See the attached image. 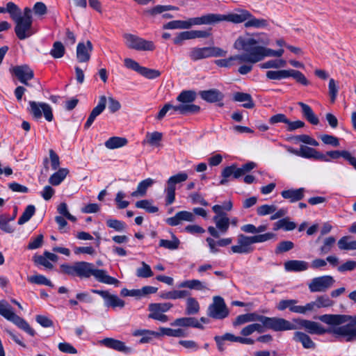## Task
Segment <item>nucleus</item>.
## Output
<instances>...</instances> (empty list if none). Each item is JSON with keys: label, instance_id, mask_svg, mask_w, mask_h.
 Here are the masks:
<instances>
[{"label": "nucleus", "instance_id": "1", "mask_svg": "<svg viewBox=\"0 0 356 356\" xmlns=\"http://www.w3.org/2000/svg\"><path fill=\"white\" fill-rule=\"evenodd\" d=\"M59 272L70 276H78L81 278H89L93 276L95 279L101 283L106 284L118 285L119 280L108 275L106 270L97 269L92 263L86 261H77L72 264H63L60 266Z\"/></svg>", "mask_w": 356, "mask_h": 356}, {"label": "nucleus", "instance_id": "2", "mask_svg": "<svg viewBox=\"0 0 356 356\" xmlns=\"http://www.w3.org/2000/svg\"><path fill=\"white\" fill-rule=\"evenodd\" d=\"M318 318L328 325H338L332 330L337 339L346 342L356 341V315L323 314Z\"/></svg>", "mask_w": 356, "mask_h": 356}, {"label": "nucleus", "instance_id": "3", "mask_svg": "<svg viewBox=\"0 0 356 356\" xmlns=\"http://www.w3.org/2000/svg\"><path fill=\"white\" fill-rule=\"evenodd\" d=\"M275 236V234L272 232L251 236L240 234L237 236L236 244L232 245L230 248L231 252L241 254H250L254 250L252 246L254 243H264L273 238Z\"/></svg>", "mask_w": 356, "mask_h": 356}, {"label": "nucleus", "instance_id": "4", "mask_svg": "<svg viewBox=\"0 0 356 356\" xmlns=\"http://www.w3.org/2000/svg\"><path fill=\"white\" fill-rule=\"evenodd\" d=\"M15 23V35L21 40L30 38L35 33L33 26L32 10L29 7L24 8L23 16Z\"/></svg>", "mask_w": 356, "mask_h": 356}, {"label": "nucleus", "instance_id": "5", "mask_svg": "<svg viewBox=\"0 0 356 356\" xmlns=\"http://www.w3.org/2000/svg\"><path fill=\"white\" fill-rule=\"evenodd\" d=\"M196 97L197 95L193 90H183L181 92L177 97V101L179 104L175 105L177 113L186 115L199 113L200 107L193 104Z\"/></svg>", "mask_w": 356, "mask_h": 356}, {"label": "nucleus", "instance_id": "6", "mask_svg": "<svg viewBox=\"0 0 356 356\" xmlns=\"http://www.w3.org/2000/svg\"><path fill=\"white\" fill-rule=\"evenodd\" d=\"M208 25H216L222 22H230L234 24L245 22L251 17V13L245 9H238L236 13L222 15L218 13H207Z\"/></svg>", "mask_w": 356, "mask_h": 356}, {"label": "nucleus", "instance_id": "7", "mask_svg": "<svg viewBox=\"0 0 356 356\" xmlns=\"http://www.w3.org/2000/svg\"><path fill=\"white\" fill-rule=\"evenodd\" d=\"M247 47L248 56L245 57V60H248L249 63H256L265 57H281L284 54L283 49L273 50L271 49H266L263 46H243Z\"/></svg>", "mask_w": 356, "mask_h": 356}, {"label": "nucleus", "instance_id": "8", "mask_svg": "<svg viewBox=\"0 0 356 356\" xmlns=\"http://www.w3.org/2000/svg\"><path fill=\"white\" fill-rule=\"evenodd\" d=\"M0 315L15 323L31 336H34L35 331L31 327L29 324L25 320L15 314L12 307L6 300H0Z\"/></svg>", "mask_w": 356, "mask_h": 356}, {"label": "nucleus", "instance_id": "9", "mask_svg": "<svg viewBox=\"0 0 356 356\" xmlns=\"http://www.w3.org/2000/svg\"><path fill=\"white\" fill-rule=\"evenodd\" d=\"M229 51L220 46H204L193 48L189 56L193 60H197L209 57H226Z\"/></svg>", "mask_w": 356, "mask_h": 356}, {"label": "nucleus", "instance_id": "10", "mask_svg": "<svg viewBox=\"0 0 356 356\" xmlns=\"http://www.w3.org/2000/svg\"><path fill=\"white\" fill-rule=\"evenodd\" d=\"M264 326V332L267 330H273L274 331H285L297 330L298 327L290 321L277 317H268L261 315V322Z\"/></svg>", "mask_w": 356, "mask_h": 356}, {"label": "nucleus", "instance_id": "11", "mask_svg": "<svg viewBox=\"0 0 356 356\" xmlns=\"http://www.w3.org/2000/svg\"><path fill=\"white\" fill-rule=\"evenodd\" d=\"M208 25L207 15L188 18L186 20H173L163 25L165 29H189L193 26Z\"/></svg>", "mask_w": 356, "mask_h": 356}, {"label": "nucleus", "instance_id": "12", "mask_svg": "<svg viewBox=\"0 0 356 356\" xmlns=\"http://www.w3.org/2000/svg\"><path fill=\"white\" fill-rule=\"evenodd\" d=\"M295 324L298 329L304 328L306 331L312 334H323L325 333L332 334L335 337V334L332 332V330L335 329L338 325H331L332 327L329 329H325L320 323L305 319H294Z\"/></svg>", "mask_w": 356, "mask_h": 356}, {"label": "nucleus", "instance_id": "13", "mask_svg": "<svg viewBox=\"0 0 356 356\" xmlns=\"http://www.w3.org/2000/svg\"><path fill=\"white\" fill-rule=\"evenodd\" d=\"M29 104V112L34 118L40 119L43 115L46 120L52 121L54 118L52 108L48 104L35 101H30Z\"/></svg>", "mask_w": 356, "mask_h": 356}, {"label": "nucleus", "instance_id": "14", "mask_svg": "<svg viewBox=\"0 0 356 356\" xmlns=\"http://www.w3.org/2000/svg\"><path fill=\"white\" fill-rule=\"evenodd\" d=\"M242 47H243V50L244 51V53L240 55L233 54V48H229V46L221 47L222 48L227 49L229 51L227 55L226 56L228 57L227 58L218 59L215 60V64L218 67H229L234 65L235 61H238L239 63H248V60H245V57L248 56L247 47H244L243 46ZM236 47V46H235L234 49H235Z\"/></svg>", "mask_w": 356, "mask_h": 356}, {"label": "nucleus", "instance_id": "15", "mask_svg": "<svg viewBox=\"0 0 356 356\" xmlns=\"http://www.w3.org/2000/svg\"><path fill=\"white\" fill-rule=\"evenodd\" d=\"M335 282L331 275H323L313 278L308 284V288L312 293L325 292Z\"/></svg>", "mask_w": 356, "mask_h": 356}, {"label": "nucleus", "instance_id": "16", "mask_svg": "<svg viewBox=\"0 0 356 356\" xmlns=\"http://www.w3.org/2000/svg\"><path fill=\"white\" fill-rule=\"evenodd\" d=\"M213 221L216 225V227L209 226L208 232L214 238H218L221 234H225L229 227L230 219L227 215L214 216Z\"/></svg>", "mask_w": 356, "mask_h": 356}, {"label": "nucleus", "instance_id": "17", "mask_svg": "<svg viewBox=\"0 0 356 356\" xmlns=\"http://www.w3.org/2000/svg\"><path fill=\"white\" fill-rule=\"evenodd\" d=\"M229 311L222 298L215 296L213 301L208 308V315L216 319H222L227 317Z\"/></svg>", "mask_w": 356, "mask_h": 356}, {"label": "nucleus", "instance_id": "18", "mask_svg": "<svg viewBox=\"0 0 356 356\" xmlns=\"http://www.w3.org/2000/svg\"><path fill=\"white\" fill-rule=\"evenodd\" d=\"M270 40L266 33L250 35L245 33L240 35L234 44H268Z\"/></svg>", "mask_w": 356, "mask_h": 356}, {"label": "nucleus", "instance_id": "19", "mask_svg": "<svg viewBox=\"0 0 356 356\" xmlns=\"http://www.w3.org/2000/svg\"><path fill=\"white\" fill-rule=\"evenodd\" d=\"M11 72L18 79V80L23 84L27 86H31L28 81L34 77V73L28 65H17L10 70Z\"/></svg>", "mask_w": 356, "mask_h": 356}, {"label": "nucleus", "instance_id": "20", "mask_svg": "<svg viewBox=\"0 0 356 356\" xmlns=\"http://www.w3.org/2000/svg\"><path fill=\"white\" fill-rule=\"evenodd\" d=\"M334 305V302L327 295L318 296L314 301L308 302L305 305V314L309 312H316L321 308L330 307Z\"/></svg>", "mask_w": 356, "mask_h": 356}, {"label": "nucleus", "instance_id": "21", "mask_svg": "<svg viewBox=\"0 0 356 356\" xmlns=\"http://www.w3.org/2000/svg\"><path fill=\"white\" fill-rule=\"evenodd\" d=\"M92 292L99 295L104 300L106 307H118L122 308L124 306V300L120 299L118 296L110 293L108 291L92 289Z\"/></svg>", "mask_w": 356, "mask_h": 356}, {"label": "nucleus", "instance_id": "22", "mask_svg": "<svg viewBox=\"0 0 356 356\" xmlns=\"http://www.w3.org/2000/svg\"><path fill=\"white\" fill-rule=\"evenodd\" d=\"M299 156L308 159L322 161L325 162H330V159H328L324 154L317 151L316 149L305 146L301 145L300 147V155Z\"/></svg>", "mask_w": 356, "mask_h": 356}, {"label": "nucleus", "instance_id": "23", "mask_svg": "<svg viewBox=\"0 0 356 356\" xmlns=\"http://www.w3.org/2000/svg\"><path fill=\"white\" fill-rule=\"evenodd\" d=\"M195 220V216L190 211H181L177 212L174 216L166 219V222L170 226H177L183 221L193 222Z\"/></svg>", "mask_w": 356, "mask_h": 356}, {"label": "nucleus", "instance_id": "24", "mask_svg": "<svg viewBox=\"0 0 356 356\" xmlns=\"http://www.w3.org/2000/svg\"><path fill=\"white\" fill-rule=\"evenodd\" d=\"M106 102L107 99L106 96L102 95L99 97L97 105L92 109L85 123V129H88L92 125L95 118L104 111L106 106Z\"/></svg>", "mask_w": 356, "mask_h": 356}, {"label": "nucleus", "instance_id": "25", "mask_svg": "<svg viewBox=\"0 0 356 356\" xmlns=\"http://www.w3.org/2000/svg\"><path fill=\"white\" fill-rule=\"evenodd\" d=\"M298 302L296 300H282L277 305V309L280 311H283L286 308L294 313L305 314V305H296Z\"/></svg>", "mask_w": 356, "mask_h": 356}, {"label": "nucleus", "instance_id": "26", "mask_svg": "<svg viewBox=\"0 0 356 356\" xmlns=\"http://www.w3.org/2000/svg\"><path fill=\"white\" fill-rule=\"evenodd\" d=\"M101 343L107 348H112L120 352L126 353L131 352V348L126 346L125 343L120 340L113 338H105L101 341Z\"/></svg>", "mask_w": 356, "mask_h": 356}, {"label": "nucleus", "instance_id": "27", "mask_svg": "<svg viewBox=\"0 0 356 356\" xmlns=\"http://www.w3.org/2000/svg\"><path fill=\"white\" fill-rule=\"evenodd\" d=\"M284 269L288 272H301L309 268V264L302 260H289L284 263Z\"/></svg>", "mask_w": 356, "mask_h": 356}, {"label": "nucleus", "instance_id": "28", "mask_svg": "<svg viewBox=\"0 0 356 356\" xmlns=\"http://www.w3.org/2000/svg\"><path fill=\"white\" fill-rule=\"evenodd\" d=\"M328 159H337L340 156H342L346 160H347L350 165H352L354 168L356 170V158L353 156L351 154L346 150L343 151H330L325 154Z\"/></svg>", "mask_w": 356, "mask_h": 356}, {"label": "nucleus", "instance_id": "29", "mask_svg": "<svg viewBox=\"0 0 356 356\" xmlns=\"http://www.w3.org/2000/svg\"><path fill=\"white\" fill-rule=\"evenodd\" d=\"M305 188L288 189L281 192L283 198L289 200L291 202H296L304 197Z\"/></svg>", "mask_w": 356, "mask_h": 356}, {"label": "nucleus", "instance_id": "30", "mask_svg": "<svg viewBox=\"0 0 356 356\" xmlns=\"http://www.w3.org/2000/svg\"><path fill=\"white\" fill-rule=\"evenodd\" d=\"M179 288H187L191 290H196L200 291H206L209 290L207 284L199 280H187L181 282L179 285Z\"/></svg>", "mask_w": 356, "mask_h": 356}, {"label": "nucleus", "instance_id": "31", "mask_svg": "<svg viewBox=\"0 0 356 356\" xmlns=\"http://www.w3.org/2000/svg\"><path fill=\"white\" fill-rule=\"evenodd\" d=\"M261 315L257 313H248L238 316L233 322L234 326H238L251 322H261Z\"/></svg>", "mask_w": 356, "mask_h": 356}, {"label": "nucleus", "instance_id": "32", "mask_svg": "<svg viewBox=\"0 0 356 356\" xmlns=\"http://www.w3.org/2000/svg\"><path fill=\"white\" fill-rule=\"evenodd\" d=\"M200 96L202 99L211 103L221 102L224 97L223 94L216 89L203 90L200 92Z\"/></svg>", "mask_w": 356, "mask_h": 356}, {"label": "nucleus", "instance_id": "33", "mask_svg": "<svg viewBox=\"0 0 356 356\" xmlns=\"http://www.w3.org/2000/svg\"><path fill=\"white\" fill-rule=\"evenodd\" d=\"M155 181L153 179L147 178L139 182L137 188L135 191L132 192L131 195L134 197H144L148 188L151 187Z\"/></svg>", "mask_w": 356, "mask_h": 356}, {"label": "nucleus", "instance_id": "34", "mask_svg": "<svg viewBox=\"0 0 356 356\" xmlns=\"http://www.w3.org/2000/svg\"><path fill=\"white\" fill-rule=\"evenodd\" d=\"M132 334L135 337H142L139 341L140 343H149L152 341L154 337H158L161 336L159 332L145 329L136 330L133 332Z\"/></svg>", "mask_w": 356, "mask_h": 356}, {"label": "nucleus", "instance_id": "35", "mask_svg": "<svg viewBox=\"0 0 356 356\" xmlns=\"http://www.w3.org/2000/svg\"><path fill=\"white\" fill-rule=\"evenodd\" d=\"M171 325L172 326L202 328V325L198 322V321L193 317H183L177 318L173 323H171Z\"/></svg>", "mask_w": 356, "mask_h": 356}, {"label": "nucleus", "instance_id": "36", "mask_svg": "<svg viewBox=\"0 0 356 356\" xmlns=\"http://www.w3.org/2000/svg\"><path fill=\"white\" fill-rule=\"evenodd\" d=\"M69 170L66 168H59L49 178V183L52 186L60 185L69 174Z\"/></svg>", "mask_w": 356, "mask_h": 356}, {"label": "nucleus", "instance_id": "37", "mask_svg": "<svg viewBox=\"0 0 356 356\" xmlns=\"http://www.w3.org/2000/svg\"><path fill=\"white\" fill-rule=\"evenodd\" d=\"M293 339L296 341L302 343V346L307 349H314L315 343L307 334L302 332H296L294 333Z\"/></svg>", "mask_w": 356, "mask_h": 356}, {"label": "nucleus", "instance_id": "38", "mask_svg": "<svg viewBox=\"0 0 356 356\" xmlns=\"http://www.w3.org/2000/svg\"><path fill=\"white\" fill-rule=\"evenodd\" d=\"M92 46H77L76 60L79 63H87L90 58Z\"/></svg>", "mask_w": 356, "mask_h": 356}, {"label": "nucleus", "instance_id": "39", "mask_svg": "<svg viewBox=\"0 0 356 356\" xmlns=\"http://www.w3.org/2000/svg\"><path fill=\"white\" fill-rule=\"evenodd\" d=\"M176 185L169 179L166 181V186L164 188L165 205H171L175 200Z\"/></svg>", "mask_w": 356, "mask_h": 356}, {"label": "nucleus", "instance_id": "40", "mask_svg": "<svg viewBox=\"0 0 356 356\" xmlns=\"http://www.w3.org/2000/svg\"><path fill=\"white\" fill-rule=\"evenodd\" d=\"M298 105L301 107L302 113L307 121H309L311 124H314V125H316L318 124V122H319L318 118L314 114L312 108L309 105H307L303 102H299Z\"/></svg>", "mask_w": 356, "mask_h": 356}, {"label": "nucleus", "instance_id": "41", "mask_svg": "<svg viewBox=\"0 0 356 356\" xmlns=\"http://www.w3.org/2000/svg\"><path fill=\"white\" fill-rule=\"evenodd\" d=\"M238 168L236 165H232L225 168L222 171V179L220 181V185H225L228 182V178L233 176L234 178L238 179L240 176H236L238 173Z\"/></svg>", "mask_w": 356, "mask_h": 356}, {"label": "nucleus", "instance_id": "42", "mask_svg": "<svg viewBox=\"0 0 356 356\" xmlns=\"http://www.w3.org/2000/svg\"><path fill=\"white\" fill-rule=\"evenodd\" d=\"M234 100L239 102H244L243 106L245 108H252L254 104L250 94L244 92H236L234 95Z\"/></svg>", "mask_w": 356, "mask_h": 356}, {"label": "nucleus", "instance_id": "43", "mask_svg": "<svg viewBox=\"0 0 356 356\" xmlns=\"http://www.w3.org/2000/svg\"><path fill=\"white\" fill-rule=\"evenodd\" d=\"M4 13H8L14 22L23 16L21 9L11 1L7 3L6 8H4Z\"/></svg>", "mask_w": 356, "mask_h": 356}, {"label": "nucleus", "instance_id": "44", "mask_svg": "<svg viewBox=\"0 0 356 356\" xmlns=\"http://www.w3.org/2000/svg\"><path fill=\"white\" fill-rule=\"evenodd\" d=\"M127 140L125 138L113 136L108 138L104 143L106 148L113 149L126 145Z\"/></svg>", "mask_w": 356, "mask_h": 356}, {"label": "nucleus", "instance_id": "45", "mask_svg": "<svg viewBox=\"0 0 356 356\" xmlns=\"http://www.w3.org/2000/svg\"><path fill=\"white\" fill-rule=\"evenodd\" d=\"M254 332L258 333L264 332V326L261 323H254L248 325L241 330L240 333L243 337H248L253 334Z\"/></svg>", "mask_w": 356, "mask_h": 356}, {"label": "nucleus", "instance_id": "46", "mask_svg": "<svg viewBox=\"0 0 356 356\" xmlns=\"http://www.w3.org/2000/svg\"><path fill=\"white\" fill-rule=\"evenodd\" d=\"M200 311L198 301L193 297H188L186 302V314L188 315L197 314Z\"/></svg>", "mask_w": 356, "mask_h": 356}, {"label": "nucleus", "instance_id": "47", "mask_svg": "<svg viewBox=\"0 0 356 356\" xmlns=\"http://www.w3.org/2000/svg\"><path fill=\"white\" fill-rule=\"evenodd\" d=\"M190 296L189 291L186 290H173L162 295V298L167 300H177L188 298Z\"/></svg>", "mask_w": 356, "mask_h": 356}, {"label": "nucleus", "instance_id": "48", "mask_svg": "<svg viewBox=\"0 0 356 356\" xmlns=\"http://www.w3.org/2000/svg\"><path fill=\"white\" fill-rule=\"evenodd\" d=\"M296 227V225L294 222L290 221L288 218H282L277 221L274 224L273 229L277 231L282 229L285 231H291Z\"/></svg>", "mask_w": 356, "mask_h": 356}, {"label": "nucleus", "instance_id": "49", "mask_svg": "<svg viewBox=\"0 0 356 356\" xmlns=\"http://www.w3.org/2000/svg\"><path fill=\"white\" fill-rule=\"evenodd\" d=\"M161 139L162 134L160 132L147 133L146 138L143 140V144L148 143L152 146H159Z\"/></svg>", "mask_w": 356, "mask_h": 356}, {"label": "nucleus", "instance_id": "50", "mask_svg": "<svg viewBox=\"0 0 356 356\" xmlns=\"http://www.w3.org/2000/svg\"><path fill=\"white\" fill-rule=\"evenodd\" d=\"M268 25V22L264 19L255 18L252 14L251 17L246 20L244 26L246 28L254 27V28H262L266 27Z\"/></svg>", "mask_w": 356, "mask_h": 356}, {"label": "nucleus", "instance_id": "51", "mask_svg": "<svg viewBox=\"0 0 356 356\" xmlns=\"http://www.w3.org/2000/svg\"><path fill=\"white\" fill-rule=\"evenodd\" d=\"M180 241L174 234L172 236V240L161 239L159 246L168 250H174L179 248Z\"/></svg>", "mask_w": 356, "mask_h": 356}, {"label": "nucleus", "instance_id": "52", "mask_svg": "<svg viewBox=\"0 0 356 356\" xmlns=\"http://www.w3.org/2000/svg\"><path fill=\"white\" fill-rule=\"evenodd\" d=\"M136 207L138 209H143L146 211L154 213L159 211V208L152 204V201L149 200H142L136 202Z\"/></svg>", "mask_w": 356, "mask_h": 356}, {"label": "nucleus", "instance_id": "53", "mask_svg": "<svg viewBox=\"0 0 356 356\" xmlns=\"http://www.w3.org/2000/svg\"><path fill=\"white\" fill-rule=\"evenodd\" d=\"M286 61L284 59L270 60L259 65L261 69H279L285 67Z\"/></svg>", "mask_w": 356, "mask_h": 356}, {"label": "nucleus", "instance_id": "54", "mask_svg": "<svg viewBox=\"0 0 356 356\" xmlns=\"http://www.w3.org/2000/svg\"><path fill=\"white\" fill-rule=\"evenodd\" d=\"M28 281L32 284L46 285L50 287H54L52 282L42 275H35L33 276L28 277Z\"/></svg>", "mask_w": 356, "mask_h": 356}, {"label": "nucleus", "instance_id": "55", "mask_svg": "<svg viewBox=\"0 0 356 356\" xmlns=\"http://www.w3.org/2000/svg\"><path fill=\"white\" fill-rule=\"evenodd\" d=\"M35 212V208L33 205H29L26 207L22 216L19 218L17 223L23 225L28 222Z\"/></svg>", "mask_w": 356, "mask_h": 356}, {"label": "nucleus", "instance_id": "56", "mask_svg": "<svg viewBox=\"0 0 356 356\" xmlns=\"http://www.w3.org/2000/svg\"><path fill=\"white\" fill-rule=\"evenodd\" d=\"M288 74L289 70H269L266 72V77L270 80H281L288 78Z\"/></svg>", "mask_w": 356, "mask_h": 356}, {"label": "nucleus", "instance_id": "57", "mask_svg": "<svg viewBox=\"0 0 356 356\" xmlns=\"http://www.w3.org/2000/svg\"><path fill=\"white\" fill-rule=\"evenodd\" d=\"M161 335H166L168 337H181L185 336L184 331L181 329H172L168 327H160Z\"/></svg>", "mask_w": 356, "mask_h": 356}, {"label": "nucleus", "instance_id": "58", "mask_svg": "<svg viewBox=\"0 0 356 356\" xmlns=\"http://www.w3.org/2000/svg\"><path fill=\"white\" fill-rule=\"evenodd\" d=\"M14 217L10 218L6 215L0 216V229L6 232V233H12L14 231L13 227L9 224V221L13 220Z\"/></svg>", "mask_w": 356, "mask_h": 356}, {"label": "nucleus", "instance_id": "59", "mask_svg": "<svg viewBox=\"0 0 356 356\" xmlns=\"http://www.w3.org/2000/svg\"><path fill=\"white\" fill-rule=\"evenodd\" d=\"M124 38L126 42L130 43V44H152L151 42L145 40L133 34L125 33Z\"/></svg>", "mask_w": 356, "mask_h": 356}, {"label": "nucleus", "instance_id": "60", "mask_svg": "<svg viewBox=\"0 0 356 356\" xmlns=\"http://www.w3.org/2000/svg\"><path fill=\"white\" fill-rule=\"evenodd\" d=\"M142 266L136 270V275L138 277L147 278L153 275V272L150 266L145 262L141 263Z\"/></svg>", "mask_w": 356, "mask_h": 356}, {"label": "nucleus", "instance_id": "61", "mask_svg": "<svg viewBox=\"0 0 356 356\" xmlns=\"http://www.w3.org/2000/svg\"><path fill=\"white\" fill-rule=\"evenodd\" d=\"M289 77H293L296 81L304 86L309 85V81L305 76L300 71L295 70H289Z\"/></svg>", "mask_w": 356, "mask_h": 356}, {"label": "nucleus", "instance_id": "62", "mask_svg": "<svg viewBox=\"0 0 356 356\" xmlns=\"http://www.w3.org/2000/svg\"><path fill=\"white\" fill-rule=\"evenodd\" d=\"M148 309L149 311L148 318L159 321L162 323H165L169 320L168 316L164 314V312L157 311L150 307H148Z\"/></svg>", "mask_w": 356, "mask_h": 356}, {"label": "nucleus", "instance_id": "63", "mask_svg": "<svg viewBox=\"0 0 356 356\" xmlns=\"http://www.w3.org/2000/svg\"><path fill=\"white\" fill-rule=\"evenodd\" d=\"M106 225L108 227L112 228L117 232H122L127 227L125 222L117 219H108L106 220Z\"/></svg>", "mask_w": 356, "mask_h": 356}, {"label": "nucleus", "instance_id": "64", "mask_svg": "<svg viewBox=\"0 0 356 356\" xmlns=\"http://www.w3.org/2000/svg\"><path fill=\"white\" fill-rule=\"evenodd\" d=\"M336 239L334 236H329L324 239L323 244L321 247L320 250L322 254L330 252L335 244Z\"/></svg>", "mask_w": 356, "mask_h": 356}]
</instances>
